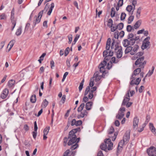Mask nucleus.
<instances>
[{
    "instance_id": "nucleus-1",
    "label": "nucleus",
    "mask_w": 156,
    "mask_h": 156,
    "mask_svg": "<svg viewBox=\"0 0 156 156\" xmlns=\"http://www.w3.org/2000/svg\"><path fill=\"white\" fill-rule=\"evenodd\" d=\"M111 49L113 51V52L116 53V57L118 58H120L122 57V47L118 43H115L114 39H113V42L112 44Z\"/></svg>"
},
{
    "instance_id": "nucleus-2",
    "label": "nucleus",
    "mask_w": 156,
    "mask_h": 156,
    "mask_svg": "<svg viewBox=\"0 0 156 156\" xmlns=\"http://www.w3.org/2000/svg\"><path fill=\"white\" fill-rule=\"evenodd\" d=\"M97 89V87L95 86L91 88L90 89V86H88L86 89L84 94V96H86L89 93V94L88 95L89 99H91L93 97L94 95L93 93Z\"/></svg>"
},
{
    "instance_id": "nucleus-3",
    "label": "nucleus",
    "mask_w": 156,
    "mask_h": 156,
    "mask_svg": "<svg viewBox=\"0 0 156 156\" xmlns=\"http://www.w3.org/2000/svg\"><path fill=\"white\" fill-rule=\"evenodd\" d=\"M113 54V51H109L105 50L103 52V56L105 57L103 61L106 62L110 59V57L112 56Z\"/></svg>"
},
{
    "instance_id": "nucleus-4",
    "label": "nucleus",
    "mask_w": 156,
    "mask_h": 156,
    "mask_svg": "<svg viewBox=\"0 0 156 156\" xmlns=\"http://www.w3.org/2000/svg\"><path fill=\"white\" fill-rule=\"evenodd\" d=\"M71 137V136H69L68 138L69 139H70L68 143V145L69 146L72 145L75 143V144H77L80 141V138H78L76 139V135L73 136L72 137Z\"/></svg>"
},
{
    "instance_id": "nucleus-5",
    "label": "nucleus",
    "mask_w": 156,
    "mask_h": 156,
    "mask_svg": "<svg viewBox=\"0 0 156 156\" xmlns=\"http://www.w3.org/2000/svg\"><path fill=\"white\" fill-rule=\"evenodd\" d=\"M144 60V57L142 56L138 59L135 62V64L136 65H139V67L141 68H144V65L146 64L145 61H143Z\"/></svg>"
},
{
    "instance_id": "nucleus-6",
    "label": "nucleus",
    "mask_w": 156,
    "mask_h": 156,
    "mask_svg": "<svg viewBox=\"0 0 156 156\" xmlns=\"http://www.w3.org/2000/svg\"><path fill=\"white\" fill-rule=\"evenodd\" d=\"M147 153L149 156H156V148L151 146L147 150Z\"/></svg>"
},
{
    "instance_id": "nucleus-7",
    "label": "nucleus",
    "mask_w": 156,
    "mask_h": 156,
    "mask_svg": "<svg viewBox=\"0 0 156 156\" xmlns=\"http://www.w3.org/2000/svg\"><path fill=\"white\" fill-rule=\"evenodd\" d=\"M150 39V37H147L145 38L144 41L143 42L142 46V49H144L147 48L150 45V42L149 41Z\"/></svg>"
},
{
    "instance_id": "nucleus-8",
    "label": "nucleus",
    "mask_w": 156,
    "mask_h": 156,
    "mask_svg": "<svg viewBox=\"0 0 156 156\" xmlns=\"http://www.w3.org/2000/svg\"><path fill=\"white\" fill-rule=\"evenodd\" d=\"M105 144H106L107 149L108 150H110L112 149L113 147V144L111 142V139L108 138L104 140Z\"/></svg>"
},
{
    "instance_id": "nucleus-9",
    "label": "nucleus",
    "mask_w": 156,
    "mask_h": 156,
    "mask_svg": "<svg viewBox=\"0 0 156 156\" xmlns=\"http://www.w3.org/2000/svg\"><path fill=\"white\" fill-rule=\"evenodd\" d=\"M114 129L113 127L112 126H111L110 128V129L108 131V134H109V137L110 138H112V140L113 141H114L115 140L116 138V136L118 135V133H115L114 134V136H110V135L113 133L114 132Z\"/></svg>"
},
{
    "instance_id": "nucleus-10",
    "label": "nucleus",
    "mask_w": 156,
    "mask_h": 156,
    "mask_svg": "<svg viewBox=\"0 0 156 156\" xmlns=\"http://www.w3.org/2000/svg\"><path fill=\"white\" fill-rule=\"evenodd\" d=\"M106 64V62L103 61L99 65L98 67L100 69V71L101 73H104L105 72V67Z\"/></svg>"
},
{
    "instance_id": "nucleus-11",
    "label": "nucleus",
    "mask_w": 156,
    "mask_h": 156,
    "mask_svg": "<svg viewBox=\"0 0 156 156\" xmlns=\"http://www.w3.org/2000/svg\"><path fill=\"white\" fill-rule=\"evenodd\" d=\"M130 130H127L125 133L123 138V140L125 142V144H126L130 138Z\"/></svg>"
},
{
    "instance_id": "nucleus-12",
    "label": "nucleus",
    "mask_w": 156,
    "mask_h": 156,
    "mask_svg": "<svg viewBox=\"0 0 156 156\" xmlns=\"http://www.w3.org/2000/svg\"><path fill=\"white\" fill-rule=\"evenodd\" d=\"M122 44L123 46L126 47H128L129 45H133V44L131 42V39L130 40L128 39H124L122 42Z\"/></svg>"
},
{
    "instance_id": "nucleus-13",
    "label": "nucleus",
    "mask_w": 156,
    "mask_h": 156,
    "mask_svg": "<svg viewBox=\"0 0 156 156\" xmlns=\"http://www.w3.org/2000/svg\"><path fill=\"white\" fill-rule=\"evenodd\" d=\"M139 119L137 117H135L133 120V129L136 130L138 127Z\"/></svg>"
},
{
    "instance_id": "nucleus-14",
    "label": "nucleus",
    "mask_w": 156,
    "mask_h": 156,
    "mask_svg": "<svg viewBox=\"0 0 156 156\" xmlns=\"http://www.w3.org/2000/svg\"><path fill=\"white\" fill-rule=\"evenodd\" d=\"M129 92H128L125 96L124 99L122 102V105H125L128 103L130 100Z\"/></svg>"
},
{
    "instance_id": "nucleus-15",
    "label": "nucleus",
    "mask_w": 156,
    "mask_h": 156,
    "mask_svg": "<svg viewBox=\"0 0 156 156\" xmlns=\"http://www.w3.org/2000/svg\"><path fill=\"white\" fill-rule=\"evenodd\" d=\"M80 131V127H78L77 128L73 129L69 132V136L72 137L73 136L76 135L75 134L77 132Z\"/></svg>"
},
{
    "instance_id": "nucleus-16",
    "label": "nucleus",
    "mask_w": 156,
    "mask_h": 156,
    "mask_svg": "<svg viewBox=\"0 0 156 156\" xmlns=\"http://www.w3.org/2000/svg\"><path fill=\"white\" fill-rule=\"evenodd\" d=\"M82 124V121L80 120L76 121L75 119H73L72 120L71 122V125L73 126L74 125L76 126H80Z\"/></svg>"
},
{
    "instance_id": "nucleus-17",
    "label": "nucleus",
    "mask_w": 156,
    "mask_h": 156,
    "mask_svg": "<svg viewBox=\"0 0 156 156\" xmlns=\"http://www.w3.org/2000/svg\"><path fill=\"white\" fill-rule=\"evenodd\" d=\"M141 71V68H138L134 70L133 73L132 74L131 76V79H134L135 76L138 75Z\"/></svg>"
},
{
    "instance_id": "nucleus-18",
    "label": "nucleus",
    "mask_w": 156,
    "mask_h": 156,
    "mask_svg": "<svg viewBox=\"0 0 156 156\" xmlns=\"http://www.w3.org/2000/svg\"><path fill=\"white\" fill-rule=\"evenodd\" d=\"M14 12V8H13L11 11V14L10 17L12 23H16V19L15 18Z\"/></svg>"
},
{
    "instance_id": "nucleus-19",
    "label": "nucleus",
    "mask_w": 156,
    "mask_h": 156,
    "mask_svg": "<svg viewBox=\"0 0 156 156\" xmlns=\"http://www.w3.org/2000/svg\"><path fill=\"white\" fill-rule=\"evenodd\" d=\"M141 23V20H139L137 21L134 25L133 27L134 29H136L138 28L140 26Z\"/></svg>"
},
{
    "instance_id": "nucleus-20",
    "label": "nucleus",
    "mask_w": 156,
    "mask_h": 156,
    "mask_svg": "<svg viewBox=\"0 0 156 156\" xmlns=\"http://www.w3.org/2000/svg\"><path fill=\"white\" fill-rule=\"evenodd\" d=\"M92 78H94H94H95V81L97 82L100 80L101 77V76L99 75L97 73H95L94 74Z\"/></svg>"
},
{
    "instance_id": "nucleus-21",
    "label": "nucleus",
    "mask_w": 156,
    "mask_h": 156,
    "mask_svg": "<svg viewBox=\"0 0 156 156\" xmlns=\"http://www.w3.org/2000/svg\"><path fill=\"white\" fill-rule=\"evenodd\" d=\"M93 102L90 101L87 102L86 105V108L87 110H89L91 109V107L92 105Z\"/></svg>"
},
{
    "instance_id": "nucleus-22",
    "label": "nucleus",
    "mask_w": 156,
    "mask_h": 156,
    "mask_svg": "<svg viewBox=\"0 0 156 156\" xmlns=\"http://www.w3.org/2000/svg\"><path fill=\"white\" fill-rule=\"evenodd\" d=\"M149 126L150 129L151 130V131L152 132L155 134H156V130L153 124L151 123H150Z\"/></svg>"
},
{
    "instance_id": "nucleus-23",
    "label": "nucleus",
    "mask_w": 156,
    "mask_h": 156,
    "mask_svg": "<svg viewBox=\"0 0 156 156\" xmlns=\"http://www.w3.org/2000/svg\"><path fill=\"white\" fill-rule=\"evenodd\" d=\"M119 61V60L118 59H116L115 57H112L110 61V62L112 63H112H117Z\"/></svg>"
},
{
    "instance_id": "nucleus-24",
    "label": "nucleus",
    "mask_w": 156,
    "mask_h": 156,
    "mask_svg": "<svg viewBox=\"0 0 156 156\" xmlns=\"http://www.w3.org/2000/svg\"><path fill=\"white\" fill-rule=\"evenodd\" d=\"M15 83V81L13 80H11L8 82V86L9 87H12L13 86Z\"/></svg>"
},
{
    "instance_id": "nucleus-25",
    "label": "nucleus",
    "mask_w": 156,
    "mask_h": 156,
    "mask_svg": "<svg viewBox=\"0 0 156 156\" xmlns=\"http://www.w3.org/2000/svg\"><path fill=\"white\" fill-rule=\"evenodd\" d=\"M122 112H119L118 114L116 115V118L119 119H121L124 116V113H122Z\"/></svg>"
},
{
    "instance_id": "nucleus-26",
    "label": "nucleus",
    "mask_w": 156,
    "mask_h": 156,
    "mask_svg": "<svg viewBox=\"0 0 156 156\" xmlns=\"http://www.w3.org/2000/svg\"><path fill=\"white\" fill-rule=\"evenodd\" d=\"M51 7L49 9L48 11V12L47 14L48 15H50L52 11L53 8L54 7V3H52L51 4Z\"/></svg>"
},
{
    "instance_id": "nucleus-27",
    "label": "nucleus",
    "mask_w": 156,
    "mask_h": 156,
    "mask_svg": "<svg viewBox=\"0 0 156 156\" xmlns=\"http://www.w3.org/2000/svg\"><path fill=\"white\" fill-rule=\"evenodd\" d=\"M141 7H139L137 9L136 14V17L137 19L139 18L140 16V14L141 13Z\"/></svg>"
},
{
    "instance_id": "nucleus-28",
    "label": "nucleus",
    "mask_w": 156,
    "mask_h": 156,
    "mask_svg": "<svg viewBox=\"0 0 156 156\" xmlns=\"http://www.w3.org/2000/svg\"><path fill=\"white\" fill-rule=\"evenodd\" d=\"M21 33L22 27L20 26L17 30L16 33V34L17 36H19L21 35Z\"/></svg>"
},
{
    "instance_id": "nucleus-29",
    "label": "nucleus",
    "mask_w": 156,
    "mask_h": 156,
    "mask_svg": "<svg viewBox=\"0 0 156 156\" xmlns=\"http://www.w3.org/2000/svg\"><path fill=\"white\" fill-rule=\"evenodd\" d=\"M48 102L46 99H45L43 101L41 105V107L43 108H45L48 105Z\"/></svg>"
},
{
    "instance_id": "nucleus-30",
    "label": "nucleus",
    "mask_w": 156,
    "mask_h": 156,
    "mask_svg": "<svg viewBox=\"0 0 156 156\" xmlns=\"http://www.w3.org/2000/svg\"><path fill=\"white\" fill-rule=\"evenodd\" d=\"M36 101V96L35 94L31 96L30 101L32 103H34Z\"/></svg>"
},
{
    "instance_id": "nucleus-31",
    "label": "nucleus",
    "mask_w": 156,
    "mask_h": 156,
    "mask_svg": "<svg viewBox=\"0 0 156 156\" xmlns=\"http://www.w3.org/2000/svg\"><path fill=\"white\" fill-rule=\"evenodd\" d=\"M85 106V104L84 103H82L80 106L78 107L77 109V111L78 112H81Z\"/></svg>"
},
{
    "instance_id": "nucleus-32",
    "label": "nucleus",
    "mask_w": 156,
    "mask_h": 156,
    "mask_svg": "<svg viewBox=\"0 0 156 156\" xmlns=\"http://www.w3.org/2000/svg\"><path fill=\"white\" fill-rule=\"evenodd\" d=\"M133 49V47L131 46L127 47L126 48L125 53V54H127L130 52Z\"/></svg>"
},
{
    "instance_id": "nucleus-33",
    "label": "nucleus",
    "mask_w": 156,
    "mask_h": 156,
    "mask_svg": "<svg viewBox=\"0 0 156 156\" xmlns=\"http://www.w3.org/2000/svg\"><path fill=\"white\" fill-rule=\"evenodd\" d=\"M100 148L101 150L106 151L107 149L106 144H105V142L102 144L100 145Z\"/></svg>"
},
{
    "instance_id": "nucleus-34",
    "label": "nucleus",
    "mask_w": 156,
    "mask_h": 156,
    "mask_svg": "<svg viewBox=\"0 0 156 156\" xmlns=\"http://www.w3.org/2000/svg\"><path fill=\"white\" fill-rule=\"evenodd\" d=\"M50 129V127L49 126H48L46 127L44 130L43 133L44 134V135H47L49 130Z\"/></svg>"
},
{
    "instance_id": "nucleus-35",
    "label": "nucleus",
    "mask_w": 156,
    "mask_h": 156,
    "mask_svg": "<svg viewBox=\"0 0 156 156\" xmlns=\"http://www.w3.org/2000/svg\"><path fill=\"white\" fill-rule=\"evenodd\" d=\"M134 18V16H133L131 14V15L129 17L128 21V24H130L132 22Z\"/></svg>"
},
{
    "instance_id": "nucleus-36",
    "label": "nucleus",
    "mask_w": 156,
    "mask_h": 156,
    "mask_svg": "<svg viewBox=\"0 0 156 156\" xmlns=\"http://www.w3.org/2000/svg\"><path fill=\"white\" fill-rule=\"evenodd\" d=\"M107 25L109 27H112V26L113 25V21L112 19H109Z\"/></svg>"
},
{
    "instance_id": "nucleus-37",
    "label": "nucleus",
    "mask_w": 156,
    "mask_h": 156,
    "mask_svg": "<svg viewBox=\"0 0 156 156\" xmlns=\"http://www.w3.org/2000/svg\"><path fill=\"white\" fill-rule=\"evenodd\" d=\"M125 144V142L123 140H121L119 142L118 145V149L120 147L122 148L124 144Z\"/></svg>"
},
{
    "instance_id": "nucleus-38",
    "label": "nucleus",
    "mask_w": 156,
    "mask_h": 156,
    "mask_svg": "<svg viewBox=\"0 0 156 156\" xmlns=\"http://www.w3.org/2000/svg\"><path fill=\"white\" fill-rule=\"evenodd\" d=\"M115 9L113 7L111 9V16L112 17H114L115 15Z\"/></svg>"
},
{
    "instance_id": "nucleus-39",
    "label": "nucleus",
    "mask_w": 156,
    "mask_h": 156,
    "mask_svg": "<svg viewBox=\"0 0 156 156\" xmlns=\"http://www.w3.org/2000/svg\"><path fill=\"white\" fill-rule=\"evenodd\" d=\"M126 30L128 32H130L132 30H134L133 27L130 25H128L127 26Z\"/></svg>"
},
{
    "instance_id": "nucleus-40",
    "label": "nucleus",
    "mask_w": 156,
    "mask_h": 156,
    "mask_svg": "<svg viewBox=\"0 0 156 156\" xmlns=\"http://www.w3.org/2000/svg\"><path fill=\"white\" fill-rule=\"evenodd\" d=\"M117 29L119 30H122L123 27V24L122 23H119L117 26Z\"/></svg>"
},
{
    "instance_id": "nucleus-41",
    "label": "nucleus",
    "mask_w": 156,
    "mask_h": 156,
    "mask_svg": "<svg viewBox=\"0 0 156 156\" xmlns=\"http://www.w3.org/2000/svg\"><path fill=\"white\" fill-rule=\"evenodd\" d=\"M15 40H12V41H11L9 43V44H8L7 48H8L9 46H10V47L11 48H12L13 47L14 43H15Z\"/></svg>"
},
{
    "instance_id": "nucleus-42",
    "label": "nucleus",
    "mask_w": 156,
    "mask_h": 156,
    "mask_svg": "<svg viewBox=\"0 0 156 156\" xmlns=\"http://www.w3.org/2000/svg\"><path fill=\"white\" fill-rule=\"evenodd\" d=\"M37 17L36 16H35V17ZM41 18L39 17H36V19L35 20V22H34V26H35L36 25V24L39 23L41 21Z\"/></svg>"
},
{
    "instance_id": "nucleus-43",
    "label": "nucleus",
    "mask_w": 156,
    "mask_h": 156,
    "mask_svg": "<svg viewBox=\"0 0 156 156\" xmlns=\"http://www.w3.org/2000/svg\"><path fill=\"white\" fill-rule=\"evenodd\" d=\"M139 39V37H136L134 38H133L131 39V41L133 44V45L135 43V42L136 41L138 40Z\"/></svg>"
},
{
    "instance_id": "nucleus-44",
    "label": "nucleus",
    "mask_w": 156,
    "mask_h": 156,
    "mask_svg": "<svg viewBox=\"0 0 156 156\" xmlns=\"http://www.w3.org/2000/svg\"><path fill=\"white\" fill-rule=\"evenodd\" d=\"M133 9V7L131 5H128L126 8V10L128 12H130Z\"/></svg>"
},
{
    "instance_id": "nucleus-45",
    "label": "nucleus",
    "mask_w": 156,
    "mask_h": 156,
    "mask_svg": "<svg viewBox=\"0 0 156 156\" xmlns=\"http://www.w3.org/2000/svg\"><path fill=\"white\" fill-rule=\"evenodd\" d=\"M94 78H91L90 80V82L89 83V86H90V87H92L94 85Z\"/></svg>"
},
{
    "instance_id": "nucleus-46",
    "label": "nucleus",
    "mask_w": 156,
    "mask_h": 156,
    "mask_svg": "<svg viewBox=\"0 0 156 156\" xmlns=\"http://www.w3.org/2000/svg\"><path fill=\"white\" fill-rule=\"evenodd\" d=\"M126 14L124 12H122L121 13V20H123L125 19V17L126 16Z\"/></svg>"
},
{
    "instance_id": "nucleus-47",
    "label": "nucleus",
    "mask_w": 156,
    "mask_h": 156,
    "mask_svg": "<svg viewBox=\"0 0 156 156\" xmlns=\"http://www.w3.org/2000/svg\"><path fill=\"white\" fill-rule=\"evenodd\" d=\"M111 28V31L112 32L115 31L117 29V26L113 25Z\"/></svg>"
},
{
    "instance_id": "nucleus-48",
    "label": "nucleus",
    "mask_w": 156,
    "mask_h": 156,
    "mask_svg": "<svg viewBox=\"0 0 156 156\" xmlns=\"http://www.w3.org/2000/svg\"><path fill=\"white\" fill-rule=\"evenodd\" d=\"M70 50V49L69 47H67L65 51V56H66L69 54Z\"/></svg>"
},
{
    "instance_id": "nucleus-49",
    "label": "nucleus",
    "mask_w": 156,
    "mask_h": 156,
    "mask_svg": "<svg viewBox=\"0 0 156 156\" xmlns=\"http://www.w3.org/2000/svg\"><path fill=\"white\" fill-rule=\"evenodd\" d=\"M139 48V46L138 45H135L133 47V51H134V52H136L137 50Z\"/></svg>"
},
{
    "instance_id": "nucleus-50",
    "label": "nucleus",
    "mask_w": 156,
    "mask_h": 156,
    "mask_svg": "<svg viewBox=\"0 0 156 156\" xmlns=\"http://www.w3.org/2000/svg\"><path fill=\"white\" fill-rule=\"evenodd\" d=\"M152 71H151L150 70L148 73V76H150L153 73V71L154 69V66H152L151 68Z\"/></svg>"
},
{
    "instance_id": "nucleus-51",
    "label": "nucleus",
    "mask_w": 156,
    "mask_h": 156,
    "mask_svg": "<svg viewBox=\"0 0 156 156\" xmlns=\"http://www.w3.org/2000/svg\"><path fill=\"white\" fill-rule=\"evenodd\" d=\"M78 146V145L77 144H75L71 146L70 149L72 150H74L76 149Z\"/></svg>"
},
{
    "instance_id": "nucleus-52",
    "label": "nucleus",
    "mask_w": 156,
    "mask_h": 156,
    "mask_svg": "<svg viewBox=\"0 0 156 156\" xmlns=\"http://www.w3.org/2000/svg\"><path fill=\"white\" fill-rule=\"evenodd\" d=\"M110 44L109 43V42H106V49L107 50H109V49L110 48Z\"/></svg>"
},
{
    "instance_id": "nucleus-53",
    "label": "nucleus",
    "mask_w": 156,
    "mask_h": 156,
    "mask_svg": "<svg viewBox=\"0 0 156 156\" xmlns=\"http://www.w3.org/2000/svg\"><path fill=\"white\" fill-rule=\"evenodd\" d=\"M66 96L65 95H63L62 97V99L61 100V102L63 104L64 103L65 101L66 100Z\"/></svg>"
},
{
    "instance_id": "nucleus-54",
    "label": "nucleus",
    "mask_w": 156,
    "mask_h": 156,
    "mask_svg": "<svg viewBox=\"0 0 156 156\" xmlns=\"http://www.w3.org/2000/svg\"><path fill=\"white\" fill-rule=\"evenodd\" d=\"M118 31H115L114 34V37L115 39H118L119 38V35H118Z\"/></svg>"
},
{
    "instance_id": "nucleus-55",
    "label": "nucleus",
    "mask_w": 156,
    "mask_h": 156,
    "mask_svg": "<svg viewBox=\"0 0 156 156\" xmlns=\"http://www.w3.org/2000/svg\"><path fill=\"white\" fill-rule=\"evenodd\" d=\"M6 19V16L5 14L3 13L0 15V20H4Z\"/></svg>"
},
{
    "instance_id": "nucleus-56",
    "label": "nucleus",
    "mask_w": 156,
    "mask_h": 156,
    "mask_svg": "<svg viewBox=\"0 0 156 156\" xmlns=\"http://www.w3.org/2000/svg\"><path fill=\"white\" fill-rule=\"evenodd\" d=\"M80 36L79 35H78V34L76 35V36L74 38V41H73V42H74V44H75L76 41H77V40H78V39L79 38Z\"/></svg>"
},
{
    "instance_id": "nucleus-57",
    "label": "nucleus",
    "mask_w": 156,
    "mask_h": 156,
    "mask_svg": "<svg viewBox=\"0 0 156 156\" xmlns=\"http://www.w3.org/2000/svg\"><path fill=\"white\" fill-rule=\"evenodd\" d=\"M140 81V79L139 78H137L136 79V80L135 81V82H136V83H135V84L136 85H138L139 84Z\"/></svg>"
},
{
    "instance_id": "nucleus-58",
    "label": "nucleus",
    "mask_w": 156,
    "mask_h": 156,
    "mask_svg": "<svg viewBox=\"0 0 156 156\" xmlns=\"http://www.w3.org/2000/svg\"><path fill=\"white\" fill-rule=\"evenodd\" d=\"M9 93V90L7 89H5L3 91V93H2L3 94L5 95H8V94Z\"/></svg>"
},
{
    "instance_id": "nucleus-59",
    "label": "nucleus",
    "mask_w": 156,
    "mask_h": 156,
    "mask_svg": "<svg viewBox=\"0 0 156 156\" xmlns=\"http://www.w3.org/2000/svg\"><path fill=\"white\" fill-rule=\"evenodd\" d=\"M69 39V43L70 44L72 40V35L71 34L69 35L68 36Z\"/></svg>"
},
{
    "instance_id": "nucleus-60",
    "label": "nucleus",
    "mask_w": 156,
    "mask_h": 156,
    "mask_svg": "<svg viewBox=\"0 0 156 156\" xmlns=\"http://www.w3.org/2000/svg\"><path fill=\"white\" fill-rule=\"evenodd\" d=\"M112 67V64L110 62L108 63L107 66V68L108 69H110Z\"/></svg>"
},
{
    "instance_id": "nucleus-61",
    "label": "nucleus",
    "mask_w": 156,
    "mask_h": 156,
    "mask_svg": "<svg viewBox=\"0 0 156 156\" xmlns=\"http://www.w3.org/2000/svg\"><path fill=\"white\" fill-rule=\"evenodd\" d=\"M134 37V35L132 33L129 34L128 36V39L130 40V39L133 38Z\"/></svg>"
},
{
    "instance_id": "nucleus-62",
    "label": "nucleus",
    "mask_w": 156,
    "mask_h": 156,
    "mask_svg": "<svg viewBox=\"0 0 156 156\" xmlns=\"http://www.w3.org/2000/svg\"><path fill=\"white\" fill-rule=\"evenodd\" d=\"M123 0H119L118 3V5L122 6L123 5Z\"/></svg>"
},
{
    "instance_id": "nucleus-63",
    "label": "nucleus",
    "mask_w": 156,
    "mask_h": 156,
    "mask_svg": "<svg viewBox=\"0 0 156 156\" xmlns=\"http://www.w3.org/2000/svg\"><path fill=\"white\" fill-rule=\"evenodd\" d=\"M89 98V97L87 98L86 96H84L83 99V101L85 103L86 102L88 101Z\"/></svg>"
},
{
    "instance_id": "nucleus-64",
    "label": "nucleus",
    "mask_w": 156,
    "mask_h": 156,
    "mask_svg": "<svg viewBox=\"0 0 156 156\" xmlns=\"http://www.w3.org/2000/svg\"><path fill=\"white\" fill-rule=\"evenodd\" d=\"M69 152V150H67L64 153L63 156H68Z\"/></svg>"
}]
</instances>
